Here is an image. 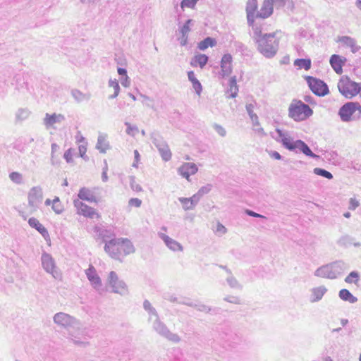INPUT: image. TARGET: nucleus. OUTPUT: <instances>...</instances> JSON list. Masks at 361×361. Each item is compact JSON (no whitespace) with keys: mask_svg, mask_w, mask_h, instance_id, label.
<instances>
[{"mask_svg":"<svg viewBox=\"0 0 361 361\" xmlns=\"http://www.w3.org/2000/svg\"><path fill=\"white\" fill-rule=\"evenodd\" d=\"M254 34L259 51L267 58L274 57L279 49V39L276 37V34H262L257 30Z\"/></svg>","mask_w":361,"mask_h":361,"instance_id":"f257e3e1","label":"nucleus"},{"mask_svg":"<svg viewBox=\"0 0 361 361\" xmlns=\"http://www.w3.org/2000/svg\"><path fill=\"white\" fill-rule=\"evenodd\" d=\"M313 114L312 109L301 101L293 100L288 108V116L295 121H302Z\"/></svg>","mask_w":361,"mask_h":361,"instance_id":"f03ea898","label":"nucleus"},{"mask_svg":"<svg viewBox=\"0 0 361 361\" xmlns=\"http://www.w3.org/2000/svg\"><path fill=\"white\" fill-rule=\"evenodd\" d=\"M338 115L343 122L357 121L361 117V105L358 102H347L340 108Z\"/></svg>","mask_w":361,"mask_h":361,"instance_id":"7ed1b4c3","label":"nucleus"},{"mask_svg":"<svg viewBox=\"0 0 361 361\" xmlns=\"http://www.w3.org/2000/svg\"><path fill=\"white\" fill-rule=\"evenodd\" d=\"M90 336L88 334L87 329L82 327L80 323L74 329H71L68 332L67 338L75 345L80 348H86L90 345L88 339Z\"/></svg>","mask_w":361,"mask_h":361,"instance_id":"20e7f679","label":"nucleus"},{"mask_svg":"<svg viewBox=\"0 0 361 361\" xmlns=\"http://www.w3.org/2000/svg\"><path fill=\"white\" fill-rule=\"evenodd\" d=\"M106 284L111 288V291L120 295H126L128 293L127 284L119 279L114 271H111L106 278Z\"/></svg>","mask_w":361,"mask_h":361,"instance_id":"39448f33","label":"nucleus"},{"mask_svg":"<svg viewBox=\"0 0 361 361\" xmlns=\"http://www.w3.org/2000/svg\"><path fill=\"white\" fill-rule=\"evenodd\" d=\"M53 321L56 325L67 330L68 332L80 324L79 319L63 312L56 313L53 317Z\"/></svg>","mask_w":361,"mask_h":361,"instance_id":"423d86ee","label":"nucleus"},{"mask_svg":"<svg viewBox=\"0 0 361 361\" xmlns=\"http://www.w3.org/2000/svg\"><path fill=\"white\" fill-rule=\"evenodd\" d=\"M337 86L340 93L346 98H352L357 95L360 90L359 85L350 80L348 77H342Z\"/></svg>","mask_w":361,"mask_h":361,"instance_id":"0eeeda50","label":"nucleus"},{"mask_svg":"<svg viewBox=\"0 0 361 361\" xmlns=\"http://www.w3.org/2000/svg\"><path fill=\"white\" fill-rule=\"evenodd\" d=\"M42 266L44 271L55 279H61V273L56 265L54 259L49 253L44 252L41 257Z\"/></svg>","mask_w":361,"mask_h":361,"instance_id":"6e6552de","label":"nucleus"},{"mask_svg":"<svg viewBox=\"0 0 361 361\" xmlns=\"http://www.w3.org/2000/svg\"><path fill=\"white\" fill-rule=\"evenodd\" d=\"M153 329L157 334L171 342L178 343L181 340L180 337L177 334L171 332L168 327L160 321L159 318L154 319L153 322Z\"/></svg>","mask_w":361,"mask_h":361,"instance_id":"1a4fd4ad","label":"nucleus"},{"mask_svg":"<svg viewBox=\"0 0 361 361\" xmlns=\"http://www.w3.org/2000/svg\"><path fill=\"white\" fill-rule=\"evenodd\" d=\"M277 137H274L276 141L281 143L283 147L289 151H296L298 140H294L290 132L277 128L276 130Z\"/></svg>","mask_w":361,"mask_h":361,"instance_id":"9d476101","label":"nucleus"},{"mask_svg":"<svg viewBox=\"0 0 361 361\" xmlns=\"http://www.w3.org/2000/svg\"><path fill=\"white\" fill-rule=\"evenodd\" d=\"M277 137H274L276 141L281 143L283 147L289 151H296L298 140H294L290 132L277 128L276 130Z\"/></svg>","mask_w":361,"mask_h":361,"instance_id":"9b49d317","label":"nucleus"},{"mask_svg":"<svg viewBox=\"0 0 361 361\" xmlns=\"http://www.w3.org/2000/svg\"><path fill=\"white\" fill-rule=\"evenodd\" d=\"M85 272L92 288L99 295H102L104 292V289L102 287V279L96 269L92 265H90L89 268L87 269Z\"/></svg>","mask_w":361,"mask_h":361,"instance_id":"f8f14e48","label":"nucleus"},{"mask_svg":"<svg viewBox=\"0 0 361 361\" xmlns=\"http://www.w3.org/2000/svg\"><path fill=\"white\" fill-rule=\"evenodd\" d=\"M28 206L32 212L37 210L41 204L43 200L42 189L39 186L32 188L28 192Z\"/></svg>","mask_w":361,"mask_h":361,"instance_id":"ddd939ff","label":"nucleus"},{"mask_svg":"<svg viewBox=\"0 0 361 361\" xmlns=\"http://www.w3.org/2000/svg\"><path fill=\"white\" fill-rule=\"evenodd\" d=\"M306 80L310 90L316 95L323 97L328 94V86L322 80L311 76H307Z\"/></svg>","mask_w":361,"mask_h":361,"instance_id":"4468645a","label":"nucleus"},{"mask_svg":"<svg viewBox=\"0 0 361 361\" xmlns=\"http://www.w3.org/2000/svg\"><path fill=\"white\" fill-rule=\"evenodd\" d=\"M120 238H113L106 243L105 252L113 259H120L121 256Z\"/></svg>","mask_w":361,"mask_h":361,"instance_id":"2eb2a0df","label":"nucleus"},{"mask_svg":"<svg viewBox=\"0 0 361 361\" xmlns=\"http://www.w3.org/2000/svg\"><path fill=\"white\" fill-rule=\"evenodd\" d=\"M74 206L77 208V213L78 214L90 219H99L100 217L99 214L94 208L89 207L79 200H74Z\"/></svg>","mask_w":361,"mask_h":361,"instance_id":"dca6fc26","label":"nucleus"},{"mask_svg":"<svg viewBox=\"0 0 361 361\" xmlns=\"http://www.w3.org/2000/svg\"><path fill=\"white\" fill-rule=\"evenodd\" d=\"M197 171V166L192 162H185L177 169L178 173L188 181H190V176L195 175Z\"/></svg>","mask_w":361,"mask_h":361,"instance_id":"f3484780","label":"nucleus"},{"mask_svg":"<svg viewBox=\"0 0 361 361\" xmlns=\"http://www.w3.org/2000/svg\"><path fill=\"white\" fill-rule=\"evenodd\" d=\"M65 120V116L61 114H49L47 113L43 119V124L47 129L54 128L55 129L56 124H60Z\"/></svg>","mask_w":361,"mask_h":361,"instance_id":"a211bd4d","label":"nucleus"},{"mask_svg":"<svg viewBox=\"0 0 361 361\" xmlns=\"http://www.w3.org/2000/svg\"><path fill=\"white\" fill-rule=\"evenodd\" d=\"M153 143L157 147L162 159L165 161H168L171 159V152L167 143L161 140L154 138Z\"/></svg>","mask_w":361,"mask_h":361,"instance_id":"6ab92c4d","label":"nucleus"},{"mask_svg":"<svg viewBox=\"0 0 361 361\" xmlns=\"http://www.w3.org/2000/svg\"><path fill=\"white\" fill-rule=\"evenodd\" d=\"M158 236L164 242L166 246L171 250L176 252L183 250V247L176 240L170 238L162 232L158 233Z\"/></svg>","mask_w":361,"mask_h":361,"instance_id":"aec40b11","label":"nucleus"},{"mask_svg":"<svg viewBox=\"0 0 361 361\" xmlns=\"http://www.w3.org/2000/svg\"><path fill=\"white\" fill-rule=\"evenodd\" d=\"M232 56L229 54H224L221 61L220 75L224 78L228 76L232 72Z\"/></svg>","mask_w":361,"mask_h":361,"instance_id":"412c9836","label":"nucleus"},{"mask_svg":"<svg viewBox=\"0 0 361 361\" xmlns=\"http://www.w3.org/2000/svg\"><path fill=\"white\" fill-rule=\"evenodd\" d=\"M314 274L317 277L335 279L331 263L319 267L315 270Z\"/></svg>","mask_w":361,"mask_h":361,"instance_id":"4be33fe9","label":"nucleus"},{"mask_svg":"<svg viewBox=\"0 0 361 361\" xmlns=\"http://www.w3.org/2000/svg\"><path fill=\"white\" fill-rule=\"evenodd\" d=\"M257 8V0H247L246 4V13L247 23L252 25L256 18V11Z\"/></svg>","mask_w":361,"mask_h":361,"instance_id":"5701e85b","label":"nucleus"},{"mask_svg":"<svg viewBox=\"0 0 361 361\" xmlns=\"http://www.w3.org/2000/svg\"><path fill=\"white\" fill-rule=\"evenodd\" d=\"M274 6L269 0H264L260 10L256 13V18L264 19L269 17L273 13Z\"/></svg>","mask_w":361,"mask_h":361,"instance_id":"b1692460","label":"nucleus"},{"mask_svg":"<svg viewBox=\"0 0 361 361\" xmlns=\"http://www.w3.org/2000/svg\"><path fill=\"white\" fill-rule=\"evenodd\" d=\"M326 292L327 288L324 286L312 288L310 290V301L313 303L321 300Z\"/></svg>","mask_w":361,"mask_h":361,"instance_id":"393cba45","label":"nucleus"},{"mask_svg":"<svg viewBox=\"0 0 361 361\" xmlns=\"http://www.w3.org/2000/svg\"><path fill=\"white\" fill-rule=\"evenodd\" d=\"M345 61V59L337 55V54H333L330 58V64L332 67V68L334 70V71L338 73L341 74L343 71V66Z\"/></svg>","mask_w":361,"mask_h":361,"instance_id":"a878e982","label":"nucleus"},{"mask_svg":"<svg viewBox=\"0 0 361 361\" xmlns=\"http://www.w3.org/2000/svg\"><path fill=\"white\" fill-rule=\"evenodd\" d=\"M335 279L341 276L346 270L349 269L348 263L342 260L336 261L331 263Z\"/></svg>","mask_w":361,"mask_h":361,"instance_id":"bb28decb","label":"nucleus"},{"mask_svg":"<svg viewBox=\"0 0 361 361\" xmlns=\"http://www.w3.org/2000/svg\"><path fill=\"white\" fill-rule=\"evenodd\" d=\"M28 224L31 227L37 230L45 240H47V238H49V235L47 228L37 219L33 217L30 218L28 221Z\"/></svg>","mask_w":361,"mask_h":361,"instance_id":"cd10ccee","label":"nucleus"},{"mask_svg":"<svg viewBox=\"0 0 361 361\" xmlns=\"http://www.w3.org/2000/svg\"><path fill=\"white\" fill-rule=\"evenodd\" d=\"M296 144H297V145H296V151H295V152H302L306 156H308L310 157H312L314 159L319 158V156L315 154L314 153H313L312 152V150L310 149V148L308 147V145L302 140H298V142Z\"/></svg>","mask_w":361,"mask_h":361,"instance_id":"c85d7f7f","label":"nucleus"},{"mask_svg":"<svg viewBox=\"0 0 361 361\" xmlns=\"http://www.w3.org/2000/svg\"><path fill=\"white\" fill-rule=\"evenodd\" d=\"M296 144H297V145H296V151H295V152H302L306 156H308L310 157H312L314 159L319 158V156L315 154L314 153H313L312 152V150L310 149V148L308 147V145L302 140H298V142Z\"/></svg>","mask_w":361,"mask_h":361,"instance_id":"c756f323","label":"nucleus"},{"mask_svg":"<svg viewBox=\"0 0 361 361\" xmlns=\"http://www.w3.org/2000/svg\"><path fill=\"white\" fill-rule=\"evenodd\" d=\"M121 251L124 255H128L135 252V249L132 242L128 238H120Z\"/></svg>","mask_w":361,"mask_h":361,"instance_id":"7c9ffc66","label":"nucleus"},{"mask_svg":"<svg viewBox=\"0 0 361 361\" xmlns=\"http://www.w3.org/2000/svg\"><path fill=\"white\" fill-rule=\"evenodd\" d=\"M338 41L350 47L353 53L357 52L360 49V47L357 45L356 40L351 37L342 36L338 38Z\"/></svg>","mask_w":361,"mask_h":361,"instance_id":"2f4dec72","label":"nucleus"},{"mask_svg":"<svg viewBox=\"0 0 361 361\" xmlns=\"http://www.w3.org/2000/svg\"><path fill=\"white\" fill-rule=\"evenodd\" d=\"M96 148L101 153H106V152L110 148L109 142L107 140V135L106 134L99 135Z\"/></svg>","mask_w":361,"mask_h":361,"instance_id":"473e14b6","label":"nucleus"},{"mask_svg":"<svg viewBox=\"0 0 361 361\" xmlns=\"http://www.w3.org/2000/svg\"><path fill=\"white\" fill-rule=\"evenodd\" d=\"M208 61V57L205 54H196L191 60L190 65L193 67L199 66L201 68L207 64Z\"/></svg>","mask_w":361,"mask_h":361,"instance_id":"72a5a7b5","label":"nucleus"},{"mask_svg":"<svg viewBox=\"0 0 361 361\" xmlns=\"http://www.w3.org/2000/svg\"><path fill=\"white\" fill-rule=\"evenodd\" d=\"M226 281L228 286L232 289L242 290L243 288V284L234 276L232 272L228 274Z\"/></svg>","mask_w":361,"mask_h":361,"instance_id":"f704fd0d","label":"nucleus"},{"mask_svg":"<svg viewBox=\"0 0 361 361\" xmlns=\"http://www.w3.org/2000/svg\"><path fill=\"white\" fill-rule=\"evenodd\" d=\"M188 80L191 82L192 85V88L195 90L196 94L197 95H200L202 87L200 81L195 78V73L192 71L188 72Z\"/></svg>","mask_w":361,"mask_h":361,"instance_id":"c9c22d12","label":"nucleus"},{"mask_svg":"<svg viewBox=\"0 0 361 361\" xmlns=\"http://www.w3.org/2000/svg\"><path fill=\"white\" fill-rule=\"evenodd\" d=\"M71 94L75 101L78 103L85 100L87 101L90 99L91 97L90 94H85L78 89H72L71 91Z\"/></svg>","mask_w":361,"mask_h":361,"instance_id":"e433bc0d","label":"nucleus"},{"mask_svg":"<svg viewBox=\"0 0 361 361\" xmlns=\"http://www.w3.org/2000/svg\"><path fill=\"white\" fill-rule=\"evenodd\" d=\"M78 197L80 200H86L90 202H96V198L94 195L92 194V192L85 188H83L80 190L78 193Z\"/></svg>","mask_w":361,"mask_h":361,"instance_id":"4c0bfd02","label":"nucleus"},{"mask_svg":"<svg viewBox=\"0 0 361 361\" xmlns=\"http://www.w3.org/2000/svg\"><path fill=\"white\" fill-rule=\"evenodd\" d=\"M339 297L344 301H348L350 303H355L357 298L353 295V294L347 289H342L339 291Z\"/></svg>","mask_w":361,"mask_h":361,"instance_id":"58836bf2","label":"nucleus"},{"mask_svg":"<svg viewBox=\"0 0 361 361\" xmlns=\"http://www.w3.org/2000/svg\"><path fill=\"white\" fill-rule=\"evenodd\" d=\"M143 307L144 309L149 314V319L151 320L152 317H154L155 319L157 318H159V315L157 314V310L152 305L150 302L147 300H145L143 302Z\"/></svg>","mask_w":361,"mask_h":361,"instance_id":"ea45409f","label":"nucleus"},{"mask_svg":"<svg viewBox=\"0 0 361 361\" xmlns=\"http://www.w3.org/2000/svg\"><path fill=\"white\" fill-rule=\"evenodd\" d=\"M238 92V87L237 85L236 78L234 76L232 77L229 81V88L228 90V93H230V95L228 97L235 98L237 96Z\"/></svg>","mask_w":361,"mask_h":361,"instance_id":"a19ab883","label":"nucleus"},{"mask_svg":"<svg viewBox=\"0 0 361 361\" xmlns=\"http://www.w3.org/2000/svg\"><path fill=\"white\" fill-rule=\"evenodd\" d=\"M108 85L114 90V94L109 95V99H112L117 97L121 90L118 80L116 79H110L108 82Z\"/></svg>","mask_w":361,"mask_h":361,"instance_id":"79ce46f5","label":"nucleus"},{"mask_svg":"<svg viewBox=\"0 0 361 361\" xmlns=\"http://www.w3.org/2000/svg\"><path fill=\"white\" fill-rule=\"evenodd\" d=\"M30 114L31 112L27 108H20L16 112V119L18 121H24L30 116Z\"/></svg>","mask_w":361,"mask_h":361,"instance_id":"37998d69","label":"nucleus"},{"mask_svg":"<svg viewBox=\"0 0 361 361\" xmlns=\"http://www.w3.org/2000/svg\"><path fill=\"white\" fill-rule=\"evenodd\" d=\"M294 66L307 71L311 68V60L309 59H298L295 60Z\"/></svg>","mask_w":361,"mask_h":361,"instance_id":"c03bdc74","label":"nucleus"},{"mask_svg":"<svg viewBox=\"0 0 361 361\" xmlns=\"http://www.w3.org/2000/svg\"><path fill=\"white\" fill-rule=\"evenodd\" d=\"M246 110H247V114H248V115H249V116H250V119L252 121L253 127L259 126L258 116L253 111V105L251 104H247L246 105Z\"/></svg>","mask_w":361,"mask_h":361,"instance_id":"a18cd8bd","label":"nucleus"},{"mask_svg":"<svg viewBox=\"0 0 361 361\" xmlns=\"http://www.w3.org/2000/svg\"><path fill=\"white\" fill-rule=\"evenodd\" d=\"M216 44V42L214 39L211 37H207L204 40L201 41L197 47L200 50H205L209 47H214Z\"/></svg>","mask_w":361,"mask_h":361,"instance_id":"49530a36","label":"nucleus"},{"mask_svg":"<svg viewBox=\"0 0 361 361\" xmlns=\"http://www.w3.org/2000/svg\"><path fill=\"white\" fill-rule=\"evenodd\" d=\"M192 25H193V20L191 19L188 20L183 25L179 27L178 31L180 35L188 36V34L191 30Z\"/></svg>","mask_w":361,"mask_h":361,"instance_id":"de8ad7c7","label":"nucleus"},{"mask_svg":"<svg viewBox=\"0 0 361 361\" xmlns=\"http://www.w3.org/2000/svg\"><path fill=\"white\" fill-rule=\"evenodd\" d=\"M51 208L53 211L57 214L62 213L63 211V206L58 197H55V198L52 200Z\"/></svg>","mask_w":361,"mask_h":361,"instance_id":"09e8293b","label":"nucleus"},{"mask_svg":"<svg viewBox=\"0 0 361 361\" xmlns=\"http://www.w3.org/2000/svg\"><path fill=\"white\" fill-rule=\"evenodd\" d=\"M353 242V238L351 236H350L348 235H345L341 236L338 239V244L341 246L348 247V246H350V245H352Z\"/></svg>","mask_w":361,"mask_h":361,"instance_id":"8fccbe9b","label":"nucleus"},{"mask_svg":"<svg viewBox=\"0 0 361 361\" xmlns=\"http://www.w3.org/2000/svg\"><path fill=\"white\" fill-rule=\"evenodd\" d=\"M313 172L314 174L324 177L329 180H331L333 178V175L331 174V173H330L329 171H328L324 169L314 168L313 169Z\"/></svg>","mask_w":361,"mask_h":361,"instance_id":"3c124183","label":"nucleus"},{"mask_svg":"<svg viewBox=\"0 0 361 361\" xmlns=\"http://www.w3.org/2000/svg\"><path fill=\"white\" fill-rule=\"evenodd\" d=\"M99 236L102 239V241L106 244L109 240L113 239L114 234L108 230H102L99 233Z\"/></svg>","mask_w":361,"mask_h":361,"instance_id":"603ef678","label":"nucleus"},{"mask_svg":"<svg viewBox=\"0 0 361 361\" xmlns=\"http://www.w3.org/2000/svg\"><path fill=\"white\" fill-rule=\"evenodd\" d=\"M178 201L182 204V207L185 211L194 209L192 204H190V200L189 198L179 197Z\"/></svg>","mask_w":361,"mask_h":361,"instance_id":"864d4df0","label":"nucleus"},{"mask_svg":"<svg viewBox=\"0 0 361 361\" xmlns=\"http://www.w3.org/2000/svg\"><path fill=\"white\" fill-rule=\"evenodd\" d=\"M360 275L357 271H352L349 274V275L345 279V281L348 283H357L358 281Z\"/></svg>","mask_w":361,"mask_h":361,"instance_id":"5fc2aeb1","label":"nucleus"},{"mask_svg":"<svg viewBox=\"0 0 361 361\" xmlns=\"http://www.w3.org/2000/svg\"><path fill=\"white\" fill-rule=\"evenodd\" d=\"M125 125L127 126L126 133L129 135L134 137L139 132V129L136 126H132L130 123L126 122Z\"/></svg>","mask_w":361,"mask_h":361,"instance_id":"6e6d98bb","label":"nucleus"},{"mask_svg":"<svg viewBox=\"0 0 361 361\" xmlns=\"http://www.w3.org/2000/svg\"><path fill=\"white\" fill-rule=\"evenodd\" d=\"M10 179L16 184L23 183V176L18 172H12L9 174Z\"/></svg>","mask_w":361,"mask_h":361,"instance_id":"4d7b16f0","label":"nucleus"},{"mask_svg":"<svg viewBox=\"0 0 361 361\" xmlns=\"http://www.w3.org/2000/svg\"><path fill=\"white\" fill-rule=\"evenodd\" d=\"M198 0H183L180 6L183 9L185 8H194Z\"/></svg>","mask_w":361,"mask_h":361,"instance_id":"13d9d810","label":"nucleus"},{"mask_svg":"<svg viewBox=\"0 0 361 361\" xmlns=\"http://www.w3.org/2000/svg\"><path fill=\"white\" fill-rule=\"evenodd\" d=\"M224 300L235 305H240L241 303L240 298L235 295H227L224 298Z\"/></svg>","mask_w":361,"mask_h":361,"instance_id":"bf43d9fd","label":"nucleus"},{"mask_svg":"<svg viewBox=\"0 0 361 361\" xmlns=\"http://www.w3.org/2000/svg\"><path fill=\"white\" fill-rule=\"evenodd\" d=\"M212 188V184H207L206 185L202 186L197 191L200 195L202 197L203 195L208 194Z\"/></svg>","mask_w":361,"mask_h":361,"instance_id":"052dcab7","label":"nucleus"},{"mask_svg":"<svg viewBox=\"0 0 361 361\" xmlns=\"http://www.w3.org/2000/svg\"><path fill=\"white\" fill-rule=\"evenodd\" d=\"M130 185L131 189L134 191L140 192L142 190V187L138 183H136L134 176L130 177Z\"/></svg>","mask_w":361,"mask_h":361,"instance_id":"680f3d73","label":"nucleus"},{"mask_svg":"<svg viewBox=\"0 0 361 361\" xmlns=\"http://www.w3.org/2000/svg\"><path fill=\"white\" fill-rule=\"evenodd\" d=\"M213 128L215 130V131L221 137H224L226 136V131L225 130V128L221 126V125L219 124H217V123H214L213 125Z\"/></svg>","mask_w":361,"mask_h":361,"instance_id":"e2e57ef3","label":"nucleus"},{"mask_svg":"<svg viewBox=\"0 0 361 361\" xmlns=\"http://www.w3.org/2000/svg\"><path fill=\"white\" fill-rule=\"evenodd\" d=\"M201 198H202V197L197 192L192 197H189V199L190 200V204H192V206L195 208L196 207V205L197 204V203L200 202Z\"/></svg>","mask_w":361,"mask_h":361,"instance_id":"0e129e2a","label":"nucleus"},{"mask_svg":"<svg viewBox=\"0 0 361 361\" xmlns=\"http://www.w3.org/2000/svg\"><path fill=\"white\" fill-rule=\"evenodd\" d=\"M215 232L220 235H224L226 233L227 228L222 224L218 222L216 224Z\"/></svg>","mask_w":361,"mask_h":361,"instance_id":"69168bd1","label":"nucleus"},{"mask_svg":"<svg viewBox=\"0 0 361 361\" xmlns=\"http://www.w3.org/2000/svg\"><path fill=\"white\" fill-rule=\"evenodd\" d=\"M360 205V202L355 198H350L349 201V209L355 210Z\"/></svg>","mask_w":361,"mask_h":361,"instance_id":"338daca9","label":"nucleus"},{"mask_svg":"<svg viewBox=\"0 0 361 361\" xmlns=\"http://www.w3.org/2000/svg\"><path fill=\"white\" fill-rule=\"evenodd\" d=\"M142 201L138 198H131L128 202V204L131 207H140Z\"/></svg>","mask_w":361,"mask_h":361,"instance_id":"774afa93","label":"nucleus"}]
</instances>
